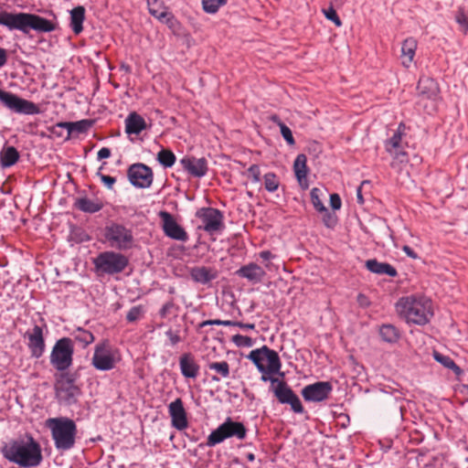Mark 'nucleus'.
Masks as SVG:
<instances>
[{
    "instance_id": "f257e3e1",
    "label": "nucleus",
    "mask_w": 468,
    "mask_h": 468,
    "mask_svg": "<svg viewBox=\"0 0 468 468\" xmlns=\"http://www.w3.org/2000/svg\"><path fill=\"white\" fill-rule=\"evenodd\" d=\"M1 453L5 459L23 468L37 467L43 460L40 444L31 435L5 443Z\"/></svg>"
},
{
    "instance_id": "f03ea898",
    "label": "nucleus",
    "mask_w": 468,
    "mask_h": 468,
    "mask_svg": "<svg viewBox=\"0 0 468 468\" xmlns=\"http://www.w3.org/2000/svg\"><path fill=\"white\" fill-rule=\"evenodd\" d=\"M0 26L8 30H17L25 35L31 30L37 33H49L57 28V23L38 15L24 12L0 11Z\"/></svg>"
},
{
    "instance_id": "7ed1b4c3",
    "label": "nucleus",
    "mask_w": 468,
    "mask_h": 468,
    "mask_svg": "<svg viewBox=\"0 0 468 468\" xmlns=\"http://www.w3.org/2000/svg\"><path fill=\"white\" fill-rule=\"evenodd\" d=\"M396 309L408 323L419 325L426 324L433 316L431 303L424 298L402 297L396 303Z\"/></svg>"
},
{
    "instance_id": "20e7f679",
    "label": "nucleus",
    "mask_w": 468,
    "mask_h": 468,
    "mask_svg": "<svg viewBox=\"0 0 468 468\" xmlns=\"http://www.w3.org/2000/svg\"><path fill=\"white\" fill-rule=\"evenodd\" d=\"M51 431L52 439L58 451H69L75 445L77 425L67 417L51 418L47 420Z\"/></svg>"
},
{
    "instance_id": "39448f33",
    "label": "nucleus",
    "mask_w": 468,
    "mask_h": 468,
    "mask_svg": "<svg viewBox=\"0 0 468 468\" xmlns=\"http://www.w3.org/2000/svg\"><path fill=\"white\" fill-rule=\"evenodd\" d=\"M105 241L120 251L131 250L134 245L133 230L122 223L109 222L104 228Z\"/></svg>"
},
{
    "instance_id": "423d86ee",
    "label": "nucleus",
    "mask_w": 468,
    "mask_h": 468,
    "mask_svg": "<svg viewBox=\"0 0 468 468\" xmlns=\"http://www.w3.org/2000/svg\"><path fill=\"white\" fill-rule=\"evenodd\" d=\"M121 360L120 351L108 340L98 343L94 347L91 365L100 371H110Z\"/></svg>"
},
{
    "instance_id": "0eeeda50",
    "label": "nucleus",
    "mask_w": 468,
    "mask_h": 468,
    "mask_svg": "<svg viewBox=\"0 0 468 468\" xmlns=\"http://www.w3.org/2000/svg\"><path fill=\"white\" fill-rule=\"evenodd\" d=\"M247 436V429L242 422L234 421L230 417L214 430L207 437L206 445L213 447L221 443L226 439L237 438L244 440Z\"/></svg>"
},
{
    "instance_id": "6e6552de",
    "label": "nucleus",
    "mask_w": 468,
    "mask_h": 468,
    "mask_svg": "<svg viewBox=\"0 0 468 468\" xmlns=\"http://www.w3.org/2000/svg\"><path fill=\"white\" fill-rule=\"evenodd\" d=\"M74 345L69 337L58 339L50 354V364L60 372L69 369L73 362Z\"/></svg>"
},
{
    "instance_id": "1a4fd4ad",
    "label": "nucleus",
    "mask_w": 468,
    "mask_h": 468,
    "mask_svg": "<svg viewBox=\"0 0 468 468\" xmlns=\"http://www.w3.org/2000/svg\"><path fill=\"white\" fill-rule=\"evenodd\" d=\"M93 264L97 271L112 275L123 271L129 264V260L122 253L104 251L93 259Z\"/></svg>"
},
{
    "instance_id": "9d476101",
    "label": "nucleus",
    "mask_w": 468,
    "mask_h": 468,
    "mask_svg": "<svg viewBox=\"0 0 468 468\" xmlns=\"http://www.w3.org/2000/svg\"><path fill=\"white\" fill-rule=\"evenodd\" d=\"M75 378L68 373H61L55 383L56 398L59 403L67 406L76 404L80 388L75 385Z\"/></svg>"
},
{
    "instance_id": "9b49d317",
    "label": "nucleus",
    "mask_w": 468,
    "mask_h": 468,
    "mask_svg": "<svg viewBox=\"0 0 468 468\" xmlns=\"http://www.w3.org/2000/svg\"><path fill=\"white\" fill-rule=\"evenodd\" d=\"M0 101L5 107L16 113L28 115L39 113V108L36 103L2 89H0Z\"/></svg>"
},
{
    "instance_id": "f8f14e48",
    "label": "nucleus",
    "mask_w": 468,
    "mask_h": 468,
    "mask_svg": "<svg viewBox=\"0 0 468 468\" xmlns=\"http://www.w3.org/2000/svg\"><path fill=\"white\" fill-rule=\"evenodd\" d=\"M196 217L201 220V228L208 234L219 232L224 229V216L218 208L201 207L197 210Z\"/></svg>"
},
{
    "instance_id": "ddd939ff",
    "label": "nucleus",
    "mask_w": 468,
    "mask_h": 468,
    "mask_svg": "<svg viewBox=\"0 0 468 468\" xmlns=\"http://www.w3.org/2000/svg\"><path fill=\"white\" fill-rule=\"evenodd\" d=\"M130 183L138 188H148L154 179L152 168L143 163L133 164L127 170Z\"/></svg>"
},
{
    "instance_id": "4468645a",
    "label": "nucleus",
    "mask_w": 468,
    "mask_h": 468,
    "mask_svg": "<svg viewBox=\"0 0 468 468\" xmlns=\"http://www.w3.org/2000/svg\"><path fill=\"white\" fill-rule=\"evenodd\" d=\"M271 391L280 403L289 404L295 413L304 411L300 399L285 381L280 380Z\"/></svg>"
},
{
    "instance_id": "2eb2a0df",
    "label": "nucleus",
    "mask_w": 468,
    "mask_h": 468,
    "mask_svg": "<svg viewBox=\"0 0 468 468\" xmlns=\"http://www.w3.org/2000/svg\"><path fill=\"white\" fill-rule=\"evenodd\" d=\"M333 386L328 381H318L305 386L302 389V396L306 401L321 402L329 398Z\"/></svg>"
},
{
    "instance_id": "dca6fc26",
    "label": "nucleus",
    "mask_w": 468,
    "mask_h": 468,
    "mask_svg": "<svg viewBox=\"0 0 468 468\" xmlns=\"http://www.w3.org/2000/svg\"><path fill=\"white\" fill-rule=\"evenodd\" d=\"M160 218L163 220V229L165 234L176 240L186 241L188 239L187 233L185 229L176 221L174 217L166 212L161 211Z\"/></svg>"
},
{
    "instance_id": "f3484780",
    "label": "nucleus",
    "mask_w": 468,
    "mask_h": 468,
    "mask_svg": "<svg viewBox=\"0 0 468 468\" xmlns=\"http://www.w3.org/2000/svg\"><path fill=\"white\" fill-rule=\"evenodd\" d=\"M168 412L171 417V424L175 429L183 431L188 427L186 411L180 398L168 405Z\"/></svg>"
},
{
    "instance_id": "a211bd4d",
    "label": "nucleus",
    "mask_w": 468,
    "mask_h": 468,
    "mask_svg": "<svg viewBox=\"0 0 468 468\" xmlns=\"http://www.w3.org/2000/svg\"><path fill=\"white\" fill-rule=\"evenodd\" d=\"M181 166L191 176L203 177L207 175L208 167L206 158H197L195 156H185L179 161Z\"/></svg>"
},
{
    "instance_id": "6ab92c4d",
    "label": "nucleus",
    "mask_w": 468,
    "mask_h": 468,
    "mask_svg": "<svg viewBox=\"0 0 468 468\" xmlns=\"http://www.w3.org/2000/svg\"><path fill=\"white\" fill-rule=\"evenodd\" d=\"M26 336L28 339L27 346L31 353V356L35 358L41 357L46 346L42 328L36 324L31 332H27Z\"/></svg>"
},
{
    "instance_id": "aec40b11",
    "label": "nucleus",
    "mask_w": 468,
    "mask_h": 468,
    "mask_svg": "<svg viewBox=\"0 0 468 468\" xmlns=\"http://www.w3.org/2000/svg\"><path fill=\"white\" fill-rule=\"evenodd\" d=\"M235 274L240 278L248 280L252 284L262 282L266 276L265 270L257 263L250 262L241 266L235 271Z\"/></svg>"
},
{
    "instance_id": "412c9836",
    "label": "nucleus",
    "mask_w": 468,
    "mask_h": 468,
    "mask_svg": "<svg viewBox=\"0 0 468 468\" xmlns=\"http://www.w3.org/2000/svg\"><path fill=\"white\" fill-rule=\"evenodd\" d=\"M181 374L186 378H196L199 372V365L191 353H185L179 358Z\"/></svg>"
},
{
    "instance_id": "4be33fe9",
    "label": "nucleus",
    "mask_w": 468,
    "mask_h": 468,
    "mask_svg": "<svg viewBox=\"0 0 468 468\" xmlns=\"http://www.w3.org/2000/svg\"><path fill=\"white\" fill-rule=\"evenodd\" d=\"M148 9L150 14L156 17L158 20L166 23L170 27H173L176 23L174 16L167 12L159 0H147Z\"/></svg>"
},
{
    "instance_id": "5701e85b",
    "label": "nucleus",
    "mask_w": 468,
    "mask_h": 468,
    "mask_svg": "<svg viewBox=\"0 0 468 468\" xmlns=\"http://www.w3.org/2000/svg\"><path fill=\"white\" fill-rule=\"evenodd\" d=\"M417 90L420 96L434 100L439 94L438 83L430 77H420L417 85Z\"/></svg>"
},
{
    "instance_id": "b1692460",
    "label": "nucleus",
    "mask_w": 468,
    "mask_h": 468,
    "mask_svg": "<svg viewBox=\"0 0 468 468\" xmlns=\"http://www.w3.org/2000/svg\"><path fill=\"white\" fill-rule=\"evenodd\" d=\"M307 157L303 154H300L296 156L293 164V169L295 173V176L298 180L300 186L303 189H307L309 187V184L307 182V173L308 167L306 165Z\"/></svg>"
},
{
    "instance_id": "393cba45",
    "label": "nucleus",
    "mask_w": 468,
    "mask_h": 468,
    "mask_svg": "<svg viewBox=\"0 0 468 468\" xmlns=\"http://www.w3.org/2000/svg\"><path fill=\"white\" fill-rule=\"evenodd\" d=\"M261 350L264 355V359L267 360L268 365L266 366V373H278L282 378L284 377V373L281 372L282 362L278 353L269 348L267 346H261Z\"/></svg>"
},
{
    "instance_id": "a878e982",
    "label": "nucleus",
    "mask_w": 468,
    "mask_h": 468,
    "mask_svg": "<svg viewBox=\"0 0 468 468\" xmlns=\"http://www.w3.org/2000/svg\"><path fill=\"white\" fill-rule=\"evenodd\" d=\"M365 265L369 271L375 274L388 275L389 277H396L398 275L394 266L388 262H380L377 259L367 260Z\"/></svg>"
},
{
    "instance_id": "bb28decb",
    "label": "nucleus",
    "mask_w": 468,
    "mask_h": 468,
    "mask_svg": "<svg viewBox=\"0 0 468 468\" xmlns=\"http://www.w3.org/2000/svg\"><path fill=\"white\" fill-rule=\"evenodd\" d=\"M74 207L84 213L93 214L103 208V203L98 198L92 200L87 197H82L75 199Z\"/></svg>"
},
{
    "instance_id": "cd10ccee",
    "label": "nucleus",
    "mask_w": 468,
    "mask_h": 468,
    "mask_svg": "<svg viewBox=\"0 0 468 468\" xmlns=\"http://www.w3.org/2000/svg\"><path fill=\"white\" fill-rule=\"evenodd\" d=\"M146 128L144 119L137 112H131L125 119V133L128 134H139Z\"/></svg>"
},
{
    "instance_id": "c85d7f7f",
    "label": "nucleus",
    "mask_w": 468,
    "mask_h": 468,
    "mask_svg": "<svg viewBox=\"0 0 468 468\" xmlns=\"http://www.w3.org/2000/svg\"><path fill=\"white\" fill-rule=\"evenodd\" d=\"M417 49V40L414 37H408L402 42L401 46V63L405 68H409L413 61Z\"/></svg>"
},
{
    "instance_id": "c756f323",
    "label": "nucleus",
    "mask_w": 468,
    "mask_h": 468,
    "mask_svg": "<svg viewBox=\"0 0 468 468\" xmlns=\"http://www.w3.org/2000/svg\"><path fill=\"white\" fill-rule=\"evenodd\" d=\"M190 276L196 282L207 284L216 279L217 272L207 267H194L190 270Z\"/></svg>"
},
{
    "instance_id": "7c9ffc66",
    "label": "nucleus",
    "mask_w": 468,
    "mask_h": 468,
    "mask_svg": "<svg viewBox=\"0 0 468 468\" xmlns=\"http://www.w3.org/2000/svg\"><path fill=\"white\" fill-rule=\"evenodd\" d=\"M85 19V8L78 5L70 11V27L75 35H79L83 30V21Z\"/></svg>"
},
{
    "instance_id": "2f4dec72",
    "label": "nucleus",
    "mask_w": 468,
    "mask_h": 468,
    "mask_svg": "<svg viewBox=\"0 0 468 468\" xmlns=\"http://www.w3.org/2000/svg\"><path fill=\"white\" fill-rule=\"evenodd\" d=\"M402 126H403V124L400 123L398 130L393 133V135L388 140H387L386 144H385L386 150L389 154H394L397 157L399 155H403V156L406 155L405 152H402V151L399 152V149L400 148L401 139H402L401 132H400V128Z\"/></svg>"
},
{
    "instance_id": "473e14b6",
    "label": "nucleus",
    "mask_w": 468,
    "mask_h": 468,
    "mask_svg": "<svg viewBox=\"0 0 468 468\" xmlns=\"http://www.w3.org/2000/svg\"><path fill=\"white\" fill-rule=\"evenodd\" d=\"M19 152L14 146L3 148L0 152V162L3 167H10L14 165L19 159Z\"/></svg>"
},
{
    "instance_id": "72a5a7b5",
    "label": "nucleus",
    "mask_w": 468,
    "mask_h": 468,
    "mask_svg": "<svg viewBox=\"0 0 468 468\" xmlns=\"http://www.w3.org/2000/svg\"><path fill=\"white\" fill-rule=\"evenodd\" d=\"M95 123V120L82 119L77 122H72L70 129V138L78 136L81 133H86Z\"/></svg>"
},
{
    "instance_id": "f704fd0d",
    "label": "nucleus",
    "mask_w": 468,
    "mask_h": 468,
    "mask_svg": "<svg viewBox=\"0 0 468 468\" xmlns=\"http://www.w3.org/2000/svg\"><path fill=\"white\" fill-rule=\"evenodd\" d=\"M379 334L383 341L395 343L399 338V330L392 324H383L379 329Z\"/></svg>"
},
{
    "instance_id": "c9c22d12",
    "label": "nucleus",
    "mask_w": 468,
    "mask_h": 468,
    "mask_svg": "<svg viewBox=\"0 0 468 468\" xmlns=\"http://www.w3.org/2000/svg\"><path fill=\"white\" fill-rule=\"evenodd\" d=\"M433 357L437 362L441 363L446 368L452 369L457 376L463 373L462 369L450 356H445L438 351H434Z\"/></svg>"
},
{
    "instance_id": "e433bc0d",
    "label": "nucleus",
    "mask_w": 468,
    "mask_h": 468,
    "mask_svg": "<svg viewBox=\"0 0 468 468\" xmlns=\"http://www.w3.org/2000/svg\"><path fill=\"white\" fill-rule=\"evenodd\" d=\"M156 160L165 168H169L175 165L176 157L171 150L162 148L156 155Z\"/></svg>"
},
{
    "instance_id": "4c0bfd02",
    "label": "nucleus",
    "mask_w": 468,
    "mask_h": 468,
    "mask_svg": "<svg viewBox=\"0 0 468 468\" xmlns=\"http://www.w3.org/2000/svg\"><path fill=\"white\" fill-rule=\"evenodd\" d=\"M455 21L459 25V30L463 34L468 32V7L459 6L455 13Z\"/></svg>"
},
{
    "instance_id": "58836bf2",
    "label": "nucleus",
    "mask_w": 468,
    "mask_h": 468,
    "mask_svg": "<svg viewBox=\"0 0 468 468\" xmlns=\"http://www.w3.org/2000/svg\"><path fill=\"white\" fill-rule=\"evenodd\" d=\"M247 358L252 361L261 373H266V366L263 364L265 359L261 347L250 351Z\"/></svg>"
},
{
    "instance_id": "ea45409f",
    "label": "nucleus",
    "mask_w": 468,
    "mask_h": 468,
    "mask_svg": "<svg viewBox=\"0 0 468 468\" xmlns=\"http://www.w3.org/2000/svg\"><path fill=\"white\" fill-rule=\"evenodd\" d=\"M263 184L266 191L273 193L278 190L281 182L277 175L273 172H268L263 176Z\"/></svg>"
},
{
    "instance_id": "a19ab883",
    "label": "nucleus",
    "mask_w": 468,
    "mask_h": 468,
    "mask_svg": "<svg viewBox=\"0 0 468 468\" xmlns=\"http://www.w3.org/2000/svg\"><path fill=\"white\" fill-rule=\"evenodd\" d=\"M74 340L81 343L83 346H87L94 341V335L91 332L78 327L72 334Z\"/></svg>"
},
{
    "instance_id": "79ce46f5",
    "label": "nucleus",
    "mask_w": 468,
    "mask_h": 468,
    "mask_svg": "<svg viewBox=\"0 0 468 468\" xmlns=\"http://www.w3.org/2000/svg\"><path fill=\"white\" fill-rule=\"evenodd\" d=\"M207 367L215 371L220 378H227L229 377V365L227 361L221 362H209Z\"/></svg>"
},
{
    "instance_id": "37998d69",
    "label": "nucleus",
    "mask_w": 468,
    "mask_h": 468,
    "mask_svg": "<svg viewBox=\"0 0 468 468\" xmlns=\"http://www.w3.org/2000/svg\"><path fill=\"white\" fill-rule=\"evenodd\" d=\"M322 190L319 189L318 187L312 188L310 192L311 202L315 210L318 212L326 211V207L324 205L320 198Z\"/></svg>"
},
{
    "instance_id": "c03bdc74",
    "label": "nucleus",
    "mask_w": 468,
    "mask_h": 468,
    "mask_svg": "<svg viewBox=\"0 0 468 468\" xmlns=\"http://www.w3.org/2000/svg\"><path fill=\"white\" fill-rule=\"evenodd\" d=\"M227 4V0H202V7L206 13L215 14L220 6Z\"/></svg>"
},
{
    "instance_id": "a18cd8bd",
    "label": "nucleus",
    "mask_w": 468,
    "mask_h": 468,
    "mask_svg": "<svg viewBox=\"0 0 468 468\" xmlns=\"http://www.w3.org/2000/svg\"><path fill=\"white\" fill-rule=\"evenodd\" d=\"M143 314H144V307L142 305L133 306L127 313L126 320L129 323H134L140 319V317L143 315Z\"/></svg>"
},
{
    "instance_id": "49530a36",
    "label": "nucleus",
    "mask_w": 468,
    "mask_h": 468,
    "mask_svg": "<svg viewBox=\"0 0 468 468\" xmlns=\"http://www.w3.org/2000/svg\"><path fill=\"white\" fill-rule=\"evenodd\" d=\"M232 342L237 346H244L250 347L253 346L254 342L251 337L242 335H235L232 336Z\"/></svg>"
},
{
    "instance_id": "de8ad7c7",
    "label": "nucleus",
    "mask_w": 468,
    "mask_h": 468,
    "mask_svg": "<svg viewBox=\"0 0 468 468\" xmlns=\"http://www.w3.org/2000/svg\"><path fill=\"white\" fill-rule=\"evenodd\" d=\"M280 131H281L282 136L283 137V139L286 141V143L289 145L292 146L295 144V140L293 138L292 133L291 129L285 123L280 124Z\"/></svg>"
},
{
    "instance_id": "09e8293b",
    "label": "nucleus",
    "mask_w": 468,
    "mask_h": 468,
    "mask_svg": "<svg viewBox=\"0 0 468 468\" xmlns=\"http://www.w3.org/2000/svg\"><path fill=\"white\" fill-rule=\"evenodd\" d=\"M102 165L99 168L96 173V176L100 177L101 181L104 184V186L108 189H112L114 184L116 183V178L111 176H107L101 173Z\"/></svg>"
},
{
    "instance_id": "8fccbe9b",
    "label": "nucleus",
    "mask_w": 468,
    "mask_h": 468,
    "mask_svg": "<svg viewBox=\"0 0 468 468\" xmlns=\"http://www.w3.org/2000/svg\"><path fill=\"white\" fill-rule=\"evenodd\" d=\"M323 213V222L327 228H334L337 223V218L334 213L329 212L326 208V211H321Z\"/></svg>"
},
{
    "instance_id": "3c124183",
    "label": "nucleus",
    "mask_w": 468,
    "mask_h": 468,
    "mask_svg": "<svg viewBox=\"0 0 468 468\" xmlns=\"http://www.w3.org/2000/svg\"><path fill=\"white\" fill-rule=\"evenodd\" d=\"M244 175L251 177L253 183H259L261 181V169L258 165H251Z\"/></svg>"
},
{
    "instance_id": "603ef678",
    "label": "nucleus",
    "mask_w": 468,
    "mask_h": 468,
    "mask_svg": "<svg viewBox=\"0 0 468 468\" xmlns=\"http://www.w3.org/2000/svg\"><path fill=\"white\" fill-rule=\"evenodd\" d=\"M324 14L325 17L332 21L336 27H340L342 25V21L339 18L336 11L333 7H329L326 10H324Z\"/></svg>"
},
{
    "instance_id": "864d4df0",
    "label": "nucleus",
    "mask_w": 468,
    "mask_h": 468,
    "mask_svg": "<svg viewBox=\"0 0 468 468\" xmlns=\"http://www.w3.org/2000/svg\"><path fill=\"white\" fill-rule=\"evenodd\" d=\"M165 335L168 337L170 345L173 346L182 341L179 330H173L170 328L165 332Z\"/></svg>"
},
{
    "instance_id": "5fc2aeb1",
    "label": "nucleus",
    "mask_w": 468,
    "mask_h": 468,
    "mask_svg": "<svg viewBox=\"0 0 468 468\" xmlns=\"http://www.w3.org/2000/svg\"><path fill=\"white\" fill-rule=\"evenodd\" d=\"M71 123H72V122H58L57 124H55L52 127L51 131H52L53 133H57V130L66 129L67 130L66 140H69V139H70Z\"/></svg>"
},
{
    "instance_id": "6e6d98bb",
    "label": "nucleus",
    "mask_w": 468,
    "mask_h": 468,
    "mask_svg": "<svg viewBox=\"0 0 468 468\" xmlns=\"http://www.w3.org/2000/svg\"><path fill=\"white\" fill-rule=\"evenodd\" d=\"M330 206L334 210L340 209L342 201L338 194L334 193L330 195Z\"/></svg>"
},
{
    "instance_id": "4d7b16f0",
    "label": "nucleus",
    "mask_w": 468,
    "mask_h": 468,
    "mask_svg": "<svg viewBox=\"0 0 468 468\" xmlns=\"http://www.w3.org/2000/svg\"><path fill=\"white\" fill-rule=\"evenodd\" d=\"M261 380L262 382H271V390H272L273 387H275L280 381L279 378L270 376L271 373H261Z\"/></svg>"
},
{
    "instance_id": "13d9d810",
    "label": "nucleus",
    "mask_w": 468,
    "mask_h": 468,
    "mask_svg": "<svg viewBox=\"0 0 468 468\" xmlns=\"http://www.w3.org/2000/svg\"><path fill=\"white\" fill-rule=\"evenodd\" d=\"M174 306H175V303L173 301H169V302L165 303L160 309L159 315L162 318H165L168 315V314L170 313L171 309L174 308Z\"/></svg>"
},
{
    "instance_id": "bf43d9fd",
    "label": "nucleus",
    "mask_w": 468,
    "mask_h": 468,
    "mask_svg": "<svg viewBox=\"0 0 468 468\" xmlns=\"http://www.w3.org/2000/svg\"><path fill=\"white\" fill-rule=\"evenodd\" d=\"M111 150L107 147H102L101 149L99 150V152L97 153V158L99 160H102V159H106V158H109L111 156Z\"/></svg>"
},
{
    "instance_id": "052dcab7",
    "label": "nucleus",
    "mask_w": 468,
    "mask_h": 468,
    "mask_svg": "<svg viewBox=\"0 0 468 468\" xmlns=\"http://www.w3.org/2000/svg\"><path fill=\"white\" fill-rule=\"evenodd\" d=\"M231 324H232L231 326H237V327H239L242 329H250V330L255 329L254 324H244V323L239 322V321H231Z\"/></svg>"
},
{
    "instance_id": "680f3d73",
    "label": "nucleus",
    "mask_w": 468,
    "mask_h": 468,
    "mask_svg": "<svg viewBox=\"0 0 468 468\" xmlns=\"http://www.w3.org/2000/svg\"><path fill=\"white\" fill-rule=\"evenodd\" d=\"M402 250L408 257L414 260L419 259L418 254L410 246L404 245Z\"/></svg>"
},
{
    "instance_id": "e2e57ef3",
    "label": "nucleus",
    "mask_w": 468,
    "mask_h": 468,
    "mask_svg": "<svg viewBox=\"0 0 468 468\" xmlns=\"http://www.w3.org/2000/svg\"><path fill=\"white\" fill-rule=\"evenodd\" d=\"M356 300H357V303H359V305L362 306V307H367L370 304V301L363 293H359L357 295Z\"/></svg>"
},
{
    "instance_id": "0e129e2a",
    "label": "nucleus",
    "mask_w": 468,
    "mask_h": 468,
    "mask_svg": "<svg viewBox=\"0 0 468 468\" xmlns=\"http://www.w3.org/2000/svg\"><path fill=\"white\" fill-rule=\"evenodd\" d=\"M367 183H368L367 180H364L356 189V200H357L358 204H361V205L364 204V197L362 196V186H363V185L367 184Z\"/></svg>"
},
{
    "instance_id": "69168bd1",
    "label": "nucleus",
    "mask_w": 468,
    "mask_h": 468,
    "mask_svg": "<svg viewBox=\"0 0 468 468\" xmlns=\"http://www.w3.org/2000/svg\"><path fill=\"white\" fill-rule=\"evenodd\" d=\"M7 61V52L5 48H0V68Z\"/></svg>"
},
{
    "instance_id": "338daca9",
    "label": "nucleus",
    "mask_w": 468,
    "mask_h": 468,
    "mask_svg": "<svg viewBox=\"0 0 468 468\" xmlns=\"http://www.w3.org/2000/svg\"><path fill=\"white\" fill-rule=\"evenodd\" d=\"M212 323H213V325H224V326H231L232 325L230 320L213 319Z\"/></svg>"
},
{
    "instance_id": "774afa93",
    "label": "nucleus",
    "mask_w": 468,
    "mask_h": 468,
    "mask_svg": "<svg viewBox=\"0 0 468 468\" xmlns=\"http://www.w3.org/2000/svg\"><path fill=\"white\" fill-rule=\"evenodd\" d=\"M260 257L264 261H269L273 258V255L270 250H263L260 253Z\"/></svg>"
}]
</instances>
